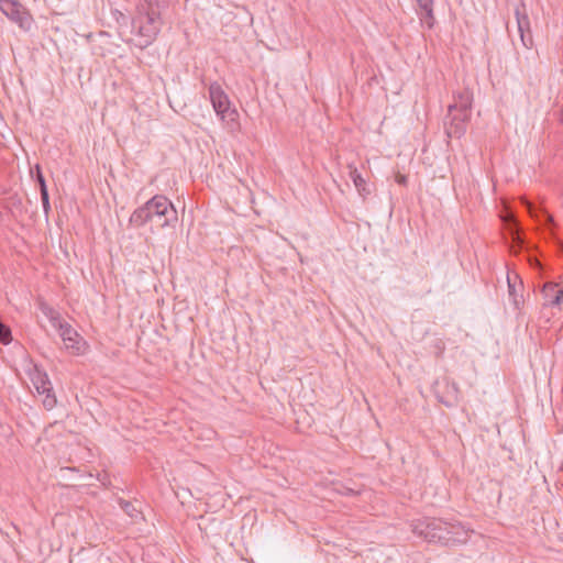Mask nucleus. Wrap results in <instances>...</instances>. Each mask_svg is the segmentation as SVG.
Returning <instances> with one entry per match:
<instances>
[{
  "mask_svg": "<svg viewBox=\"0 0 563 563\" xmlns=\"http://www.w3.org/2000/svg\"><path fill=\"white\" fill-rule=\"evenodd\" d=\"M419 9L421 10V20L431 29L434 24L433 15V0H416Z\"/></svg>",
  "mask_w": 563,
  "mask_h": 563,
  "instance_id": "15",
  "label": "nucleus"
},
{
  "mask_svg": "<svg viewBox=\"0 0 563 563\" xmlns=\"http://www.w3.org/2000/svg\"><path fill=\"white\" fill-rule=\"evenodd\" d=\"M208 90L209 98L216 113L221 118V120L235 123L238 121L239 113L235 109L231 108L230 100L221 85L216 81L211 82Z\"/></svg>",
  "mask_w": 563,
  "mask_h": 563,
  "instance_id": "6",
  "label": "nucleus"
},
{
  "mask_svg": "<svg viewBox=\"0 0 563 563\" xmlns=\"http://www.w3.org/2000/svg\"><path fill=\"white\" fill-rule=\"evenodd\" d=\"M0 10L24 32L31 31L34 25L32 14L18 0H0Z\"/></svg>",
  "mask_w": 563,
  "mask_h": 563,
  "instance_id": "5",
  "label": "nucleus"
},
{
  "mask_svg": "<svg viewBox=\"0 0 563 563\" xmlns=\"http://www.w3.org/2000/svg\"><path fill=\"white\" fill-rule=\"evenodd\" d=\"M500 220L511 240L509 251L518 254L526 246V236L517 217L511 210L506 209L500 213Z\"/></svg>",
  "mask_w": 563,
  "mask_h": 563,
  "instance_id": "7",
  "label": "nucleus"
},
{
  "mask_svg": "<svg viewBox=\"0 0 563 563\" xmlns=\"http://www.w3.org/2000/svg\"><path fill=\"white\" fill-rule=\"evenodd\" d=\"M530 217H532L539 224L552 229L554 227L553 217L545 210L538 208L534 203L526 198L521 200Z\"/></svg>",
  "mask_w": 563,
  "mask_h": 563,
  "instance_id": "13",
  "label": "nucleus"
},
{
  "mask_svg": "<svg viewBox=\"0 0 563 563\" xmlns=\"http://www.w3.org/2000/svg\"><path fill=\"white\" fill-rule=\"evenodd\" d=\"M412 532L427 542L444 547H456L467 542L468 531L460 522H448L441 518L424 517L413 520Z\"/></svg>",
  "mask_w": 563,
  "mask_h": 563,
  "instance_id": "1",
  "label": "nucleus"
},
{
  "mask_svg": "<svg viewBox=\"0 0 563 563\" xmlns=\"http://www.w3.org/2000/svg\"><path fill=\"white\" fill-rule=\"evenodd\" d=\"M2 220H3V214H2V212L0 211V223L2 222Z\"/></svg>",
  "mask_w": 563,
  "mask_h": 563,
  "instance_id": "23",
  "label": "nucleus"
},
{
  "mask_svg": "<svg viewBox=\"0 0 563 563\" xmlns=\"http://www.w3.org/2000/svg\"><path fill=\"white\" fill-rule=\"evenodd\" d=\"M473 95L464 89L454 95V101L448 108L444 118V131L449 139H461L467 129L472 113Z\"/></svg>",
  "mask_w": 563,
  "mask_h": 563,
  "instance_id": "4",
  "label": "nucleus"
},
{
  "mask_svg": "<svg viewBox=\"0 0 563 563\" xmlns=\"http://www.w3.org/2000/svg\"><path fill=\"white\" fill-rule=\"evenodd\" d=\"M177 219V211L172 201L163 195H155L143 206L135 209L129 221L136 228L148 222H155L158 228H165L173 225Z\"/></svg>",
  "mask_w": 563,
  "mask_h": 563,
  "instance_id": "2",
  "label": "nucleus"
},
{
  "mask_svg": "<svg viewBox=\"0 0 563 563\" xmlns=\"http://www.w3.org/2000/svg\"><path fill=\"white\" fill-rule=\"evenodd\" d=\"M406 181V177L405 176H401L399 179H398V183L400 184H405Z\"/></svg>",
  "mask_w": 563,
  "mask_h": 563,
  "instance_id": "22",
  "label": "nucleus"
},
{
  "mask_svg": "<svg viewBox=\"0 0 563 563\" xmlns=\"http://www.w3.org/2000/svg\"><path fill=\"white\" fill-rule=\"evenodd\" d=\"M435 347L439 350V353H442L445 349L443 341L438 340L435 343Z\"/></svg>",
  "mask_w": 563,
  "mask_h": 563,
  "instance_id": "20",
  "label": "nucleus"
},
{
  "mask_svg": "<svg viewBox=\"0 0 563 563\" xmlns=\"http://www.w3.org/2000/svg\"><path fill=\"white\" fill-rule=\"evenodd\" d=\"M507 285L509 299L517 311H521L525 305L523 283L520 277L512 273H507Z\"/></svg>",
  "mask_w": 563,
  "mask_h": 563,
  "instance_id": "11",
  "label": "nucleus"
},
{
  "mask_svg": "<svg viewBox=\"0 0 563 563\" xmlns=\"http://www.w3.org/2000/svg\"><path fill=\"white\" fill-rule=\"evenodd\" d=\"M349 167L351 180L353 181L358 194L365 198L371 194L369 189L367 188L366 180L362 177L356 167H352L351 165Z\"/></svg>",
  "mask_w": 563,
  "mask_h": 563,
  "instance_id": "16",
  "label": "nucleus"
},
{
  "mask_svg": "<svg viewBox=\"0 0 563 563\" xmlns=\"http://www.w3.org/2000/svg\"><path fill=\"white\" fill-rule=\"evenodd\" d=\"M517 26L520 33L521 42L525 47H529L532 44V37L530 34V22L527 15H520L519 11H516Z\"/></svg>",
  "mask_w": 563,
  "mask_h": 563,
  "instance_id": "14",
  "label": "nucleus"
},
{
  "mask_svg": "<svg viewBox=\"0 0 563 563\" xmlns=\"http://www.w3.org/2000/svg\"><path fill=\"white\" fill-rule=\"evenodd\" d=\"M119 505L122 508V510L132 519H137L139 517H142L141 511L137 510L131 501L120 499Z\"/></svg>",
  "mask_w": 563,
  "mask_h": 563,
  "instance_id": "18",
  "label": "nucleus"
},
{
  "mask_svg": "<svg viewBox=\"0 0 563 563\" xmlns=\"http://www.w3.org/2000/svg\"><path fill=\"white\" fill-rule=\"evenodd\" d=\"M434 394L441 404L451 408L459 402L460 388L455 382L443 379L441 383H435Z\"/></svg>",
  "mask_w": 563,
  "mask_h": 563,
  "instance_id": "10",
  "label": "nucleus"
},
{
  "mask_svg": "<svg viewBox=\"0 0 563 563\" xmlns=\"http://www.w3.org/2000/svg\"><path fill=\"white\" fill-rule=\"evenodd\" d=\"M53 327L58 329L59 335L65 344V347L73 354H79L82 351V339L79 333L57 313L51 317Z\"/></svg>",
  "mask_w": 563,
  "mask_h": 563,
  "instance_id": "8",
  "label": "nucleus"
},
{
  "mask_svg": "<svg viewBox=\"0 0 563 563\" xmlns=\"http://www.w3.org/2000/svg\"><path fill=\"white\" fill-rule=\"evenodd\" d=\"M32 383L40 395H45L43 406L45 409L51 410L55 407L57 400L53 393L52 383L45 372L35 371L32 376Z\"/></svg>",
  "mask_w": 563,
  "mask_h": 563,
  "instance_id": "9",
  "label": "nucleus"
},
{
  "mask_svg": "<svg viewBox=\"0 0 563 563\" xmlns=\"http://www.w3.org/2000/svg\"><path fill=\"white\" fill-rule=\"evenodd\" d=\"M31 175L34 177L35 183L38 185L40 194L42 195L43 192H48L46 180L38 164L35 165L34 169H31Z\"/></svg>",
  "mask_w": 563,
  "mask_h": 563,
  "instance_id": "17",
  "label": "nucleus"
},
{
  "mask_svg": "<svg viewBox=\"0 0 563 563\" xmlns=\"http://www.w3.org/2000/svg\"><path fill=\"white\" fill-rule=\"evenodd\" d=\"M529 261H530L531 265H538L539 264L537 258L530 257Z\"/></svg>",
  "mask_w": 563,
  "mask_h": 563,
  "instance_id": "21",
  "label": "nucleus"
},
{
  "mask_svg": "<svg viewBox=\"0 0 563 563\" xmlns=\"http://www.w3.org/2000/svg\"><path fill=\"white\" fill-rule=\"evenodd\" d=\"M163 25L158 9L150 1L137 4L135 15L132 18V32L135 34V45L144 49L157 37Z\"/></svg>",
  "mask_w": 563,
  "mask_h": 563,
  "instance_id": "3",
  "label": "nucleus"
},
{
  "mask_svg": "<svg viewBox=\"0 0 563 563\" xmlns=\"http://www.w3.org/2000/svg\"><path fill=\"white\" fill-rule=\"evenodd\" d=\"M41 201H42V206H43V211L47 216L48 212L51 211L49 195H48V192H43L41 195Z\"/></svg>",
  "mask_w": 563,
  "mask_h": 563,
  "instance_id": "19",
  "label": "nucleus"
},
{
  "mask_svg": "<svg viewBox=\"0 0 563 563\" xmlns=\"http://www.w3.org/2000/svg\"><path fill=\"white\" fill-rule=\"evenodd\" d=\"M541 294L544 299L543 306L560 307L563 303V286L558 283L548 282L542 286Z\"/></svg>",
  "mask_w": 563,
  "mask_h": 563,
  "instance_id": "12",
  "label": "nucleus"
}]
</instances>
